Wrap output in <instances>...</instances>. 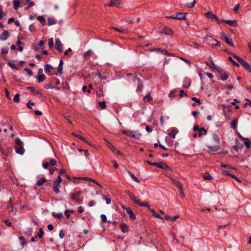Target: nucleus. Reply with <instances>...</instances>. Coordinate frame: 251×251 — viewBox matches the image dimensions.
Listing matches in <instances>:
<instances>
[{"instance_id":"58836bf2","label":"nucleus","mask_w":251,"mask_h":251,"mask_svg":"<svg viewBox=\"0 0 251 251\" xmlns=\"http://www.w3.org/2000/svg\"><path fill=\"white\" fill-rule=\"evenodd\" d=\"M203 178L205 180H211L212 179V176H210V175L206 172L203 175Z\"/></svg>"},{"instance_id":"c85d7f7f","label":"nucleus","mask_w":251,"mask_h":251,"mask_svg":"<svg viewBox=\"0 0 251 251\" xmlns=\"http://www.w3.org/2000/svg\"><path fill=\"white\" fill-rule=\"evenodd\" d=\"M45 78L46 76L43 74H39L36 77V78L37 79L39 82L43 81L45 79Z\"/></svg>"},{"instance_id":"f704fd0d","label":"nucleus","mask_w":251,"mask_h":251,"mask_svg":"<svg viewBox=\"0 0 251 251\" xmlns=\"http://www.w3.org/2000/svg\"><path fill=\"white\" fill-rule=\"evenodd\" d=\"M106 142V146L113 151L115 152V151H116V148L113 146L111 143L108 142L107 140H105Z\"/></svg>"},{"instance_id":"cd10ccee","label":"nucleus","mask_w":251,"mask_h":251,"mask_svg":"<svg viewBox=\"0 0 251 251\" xmlns=\"http://www.w3.org/2000/svg\"><path fill=\"white\" fill-rule=\"evenodd\" d=\"M63 61L62 60H60L59 64L58 66L57 70L60 74H62L63 73Z\"/></svg>"},{"instance_id":"7ed1b4c3","label":"nucleus","mask_w":251,"mask_h":251,"mask_svg":"<svg viewBox=\"0 0 251 251\" xmlns=\"http://www.w3.org/2000/svg\"><path fill=\"white\" fill-rule=\"evenodd\" d=\"M233 57L236 59L240 64L248 71L249 72H251V66L247 62L245 61L242 58H240L239 56L234 54L233 55Z\"/></svg>"},{"instance_id":"4468645a","label":"nucleus","mask_w":251,"mask_h":251,"mask_svg":"<svg viewBox=\"0 0 251 251\" xmlns=\"http://www.w3.org/2000/svg\"><path fill=\"white\" fill-rule=\"evenodd\" d=\"M55 45L57 50L59 52L62 51V45L59 38L55 40Z\"/></svg>"},{"instance_id":"864d4df0","label":"nucleus","mask_w":251,"mask_h":251,"mask_svg":"<svg viewBox=\"0 0 251 251\" xmlns=\"http://www.w3.org/2000/svg\"><path fill=\"white\" fill-rule=\"evenodd\" d=\"M213 139L214 140V141L216 143H220V139H219V136L218 134H214L213 135Z\"/></svg>"},{"instance_id":"0eeeda50","label":"nucleus","mask_w":251,"mask_h":251,"mask_svg":"<svg viewBox=\"0 0 251 251\" xmlns=\"http://www.w3.org/2000/svg\"><path fill=\"white\" fill-rule=\"evenodd\" d=\"M217 71L219 73L221 76V79L223 81L226 80L228 77V74L221 68H217Z\"/></svg>"},{"instance_id":"f257e3e1","label":"nucleus","mask_w":251,"mask_h":251,"mask_svg":"<svg viewBox=\"0 0 251 251\" xmlns=\"http://www.w3.org/2000/svg\"><path fill=\"white\" fill-rule=\"evenodd\" d=\"M82 194V191H75L69 194L70 199L75 202L81 203L83 201V198L79 196Z\"/></svg>"},{"instance_id":"39448f33","label":"nucleus","mask_w":251,"mask_h":251,"mask_svg":"<svg viewBox=\"0 0 251 251\" xmlns=\"http://www.w3.org/2000/svg\"><path fill=\"white\" fill-rule=\"evenodd\" d=\"M167 18L177 20H186V14L184 13H178L170 16H167Z\"/></svg>"},{"instance_id":"09e8293b","label":"nucleus","mask_w":251,"mask_h":251,"mask_svg":"<svg viewBox=\"0 0 251 251\" xmlns=\"http://www.w3.org/2000/svg\"><path fill=\"white\" fill-rule=\"evenodd\" d=\"M228 59L236 67H238L239 66V63L236 62L231 57H228Z\"/></svg>"},{"instance_id":"b1692460","label":"nucleus","mask_w":251,"mask_h":251,"mask_svg":"<svg viewBox=\"0 0 251 251\" xmlns=\"http://www.w3.org/2000/svg\"><path fill=\"white\" fill-rule=\"evenodd\" d=\"M178 132V130L176 128H173L171 129L169 135L172 137L173 138L175 139L176 138V135Z\"/></svg>"},{"instance_id":"13d9d810","label":"nucleus","mask_w":251,"mask_h":251,"mask_svg":"<svg viewBox=\"0 0 251 251\" xmlns=\"http://www.w3.org/2000/svg\"><path fill=\"white\" fill-rule=\"evenodd\" d=\"M103 199L105 200L106 204H109L111 203V200L110 199L107 198V196L105 195H102Z\"/></svg>"},{"instance_id":"c03bdc74","label":"nucleus","mask_w":251,"mask_h":251,"mask_svg":"<svg viewBox=\"0 0 251 251\" xmlns=\"http://www.w3.org/2000/svg\"><path fill=\"white\" fill-rule=\"evenodd\" d=\"M37 19L40 21L43 25H45V18L42 16H39L37 17Z\"/></svg>"},{"instance_id":"4be33fe9","label":"nucleus","mask_w":251,"mask_h":251,"mask_svg":"<svg viewBox=\"0 0 251 251\" xmlns=\"http://www.w3.org/2000/svg\"><path fill=\"white\" fill-rule=\"evenodd\" d=\"M127 173L128 174V175L130 176L131 178L133 179V181L139 183L140 182V180H139L137 177L135 176L134 174H133L130 171L128 170H126Z\"/></svg>"},{"instance_id":"20e7f679","label":"nucleus","mask_w":251,"mask_h":251,"mask_svg":"<svg viewBox=\"0 0 251 251\" xmlns=\"http://www.w3.org/2000/svg\"><path fill=\"white\" fill-rule=\"evenodd\" d=\"M61 181V177L60 176H58L57 179L53 183L52 189L56 194H58L60 193L59 187Z\"/></svg>"},{"instance_id":"473e14b6","label":"nucleus","mask_w":251,"mask_h":251,"mask_svg":"<svg viewBox=\"0 0 251 251\" xmlns=\"http://www.w3.org/2000/svg\"><path fill=\"white\" fill-rule=\"evenodd\" d=\"M244 144L247 149H250L251 147V141L249 138H246L244 141Z\"/></svg>"},{"instance_id":"5fc2aeb1","label":"nucleus","mask_w":251,"mask_h":251,"mask_svg":"<svg viewBox=\"0 0 251 251\" xmlns=\"http://www.w3.org/2000/svg\"><path fill=\"white\" fill-rule=\"evenodd\" d=\"M221 166L222 167L226 168L227 169H234L233 167L228 164H225L224 163H221Z\"/></svg>"},{"instance_id":"a878e982","label":"nucleus","mask_w":251,"mask_h":251,"mask_svg":"<svg viewBox=\"0 0 251 251\" xmlns=\"http://www.w3.org/2000/svg\"><path fill=\"white\" fill-rule=\"evenodd\" d=\"M135 80L137 81V90L141 91L143 88V84L139 78H135Z\"/></svg>"},{"instance_id":"680f3d73","label":"nucleus","mask_w":251,"mask_h":251,"mask_svg":"<svg viewBox=\"0 0 251 251\" xmlns=\"http://www.w3.org/2000/svg\"><path fill=\"white\" fill-rule=\"evenodd\" d=\"M99 105L101 107V109H103L106 107V103L105 101H101L99 103Z\"/></svg>"},{"instance_id":"72a5a7b5","label":"nucleus","mask_w":251,"mask_h":251,"mask_svg":"<svg viewBox=\"0 0 251 251\" xmlns=\"http://www.w3.org/2000/svg\"><path fill=\"white\" fill-rule=\"evenodd\" d=\"M14 8L15 10H17L20 5V0H14L13 1Z\"/></svg>"},{"instance_id":"0e129e2a","label":"nucleus","mask_w":251,"mask_h":251,"mask_svg":"<svg viewBox=\"0 0 251 251\" xmlns=\"http://www.w3.org/2000/svg\"><path fill=\"white\" fill-rule=\"evenodd\" d=\"M5 14L3 12L2 6H0V19L5 17Z\"/></svg>"},{"instance_id":"de8ad7c7","label":"nucleus","mask_w":251,"mask_h":251,"mask_svg":"<svg viewBox=\"0 0 251 251\" xmlns=\"http://www.w3.org/2000/svg\"><path fill=\"white\" fill-rule=\"evenodd\" d=\"M17 45L18 46V49L20 51H22L23 50V47L21 46V45H23V43L20 40H18L17 42Z\"/></svg>"},{"instance_id":"e433bc0d","label":"nucleus","mask_w":251,"mask_h":251,"mask_svg":"<svg viewBox=\"0 0 251 251\" xmlns=\"http://www.w3.org/2000/svg\"><path fill=\"white\" fill-rule=\"evenodd\" d=\"M208 59L209 60V61L210 62L211 64V66H212V68L213 67L215 69H216L217 70V68H221L220 67H219V66H218L217 65H216V64H215L213 62V61L212 60V58L211 57L209 56L208 57Z\"/></svg>"},{"instance_id":"338daca9","label":"nucleus","mask_w":251,"mask_h":251,"mask_svg":"<svg viewBox=\"0 0 251 251\" xmlns=\"http://www.w3.org/2000/svg\"><path fill=\"white\" fill-rule=\"evenodd\" d=\"M53 46V39L52 38L49 40V46L50 48H52Z\"/></svg>"},{"instance_id":"49530a36","label":"nucleus","mask_w":251,"mask_h":251,"mask_svg":"<svg viewBox=\"0 0 251 251\" xmlns=\"http://www.w3.org/2000/svg\"><path fill=\"white\" fill-rule=\"evenodd\" d=\"M196 0H194L191 3H187L185 4V6L189 8H192L194 7L196 4Z\"/></svg>"},{"instance_id":"6e6552de","label":"nucleus","mask_w":251,"mask_h":251,"mask_svg":"<svg viewBox=\"0 0 251 251\" xmlns=\"http://www.w3.org/2000/svg\"><path fill=\"white\" fill-rule=\"evenodd\" d=\"M126 194L128 195L131 200L133 201L135 203L138 204L139 202V200L137 199V197L135 196L133 193L130 192L129 191H126Z\"/></svg>"},{"instance_id":"2eb2a0df","label":"nucleus","mask_w":251,"mask_h":251,"mask_svg":"<svg viewBox=\"0 0 251 251\" xmlns=\"http://www.w3.org/2000/svg\"><path fill=\"white\" fill-rule=\"evenodd\" d=\"M9 37V33L8 30H4L2 33L0 35V40L5 41Z\"/></svg>"},{"instance_id":"3c124183","label":"nucleus","mask_w":251,"mask_h":251,"mask_svg":"<svg viewBox=\"0 0 251 251\" xmlns=\"http://www.w3.org/2000/svg\"><path fill=\"white\" fill-rule=\"evenodd\" d=\"M92 53H93L92 50H89L84 54V56L85 58H87L88 56L91 55Z\"/></svg>"},{"instance_id":"f03ea898","label":"nucleus","mask_w":251,"mask_h":251,"mask_svg":"<svg viewBox=\"0 0 251 251\" xmlns=\"http://www.w3.org/2000/svg\"><path fill=\"white\" fill-rule=\"evenodd\" d=\"M122 133L127 136L137 140H139L141 136V134L140 133H137L134 130L124 129L122 130Z\"/></svg>"},{"instance_id":"393cba45","label":"nucleus","mask_w":251,"mask_h":251,"mask_svg":"<svg viewBox=\"0 0 251 251\" xmlns=\"http://www.w3.org/2000/svg\"><path fill=\"white\" fill-rule=\"evenodd\" d=\"M162 32L166 35H172L173 33L172 30L168 27H164Z\"/></svg>"},{"instance_id":"9b49d317","label":"nucleus","mask_w":251,"mask_h":251,"mask_svg":"<svg viewBox=\"0 0 251 251\" xmlns=\"http://www.w3.org/2000/svg\"><path fill=\"white\" fill-rule=\"evenodd\" d=\"M121 3L120 0H112L108 2L106 6L109 7L118 6Z\"/></svg>"},{"instance_id":"e2e57ef3","label":"nucleus","mask_w":251,"mask_h":251,"mask_svg":"<svg viewBox=\"0 0 251 251\" xmlns=\"http://www.w3.org/2000/svg\"><path fill=\"white\" fill-rule=\"evenodd\" d=\"M48 163H49V165L53 166L56 164V161L54 159H51Z\"/></svg>"},{"instance_id":"603ef678","label":"nucleus","mask_w":251,"mask_h":251,"mask_svg":"<svg viewBox=\"0 0 251 251\" xmlns=\"http://www.w3.org/2000/svg\"><path fill=\"white\" fill-rule=\"evenodd\" d=\"M34 105L35 103L33 102H31V100H29L26 103L27 107L30 109H32V106H34Z\"/></svg>"},{"instance_id":"1a4fd4ad","label":"nucleus","mask_w":251,"mask_h":251,"mask_svg":"<svg viewBox=\"0 0 251 251\" xmlns=\"http://www.w3.org/2000/svg\"><path fill=\"white\" fill-rule=\"evenodd\" d=\"M151 51H159V52H162L168 56H174V54L173 53L169 52L167 51V50H164V49H162L161 48H155V49H152L151 50Z\"/></svg>"},{"instance_id":"f8f14e48","label":"nucleus","mask_w":251,"mask_h":251,"mask_svg":"<svg viewBox=\"0 0 251 251\" xmlns=\"http://www.w3.org/2000/svg\"><path fill=\"white\" fill-rule=\"evenodd\" d=\"M78 179H81V180H85L87 181L91 182L96 184L98 186H99L100 187H102V186L99 183H98L95 179H94L93 178L87 177H79Z\"/></svg>"},{"instance_id":"a211bd4d","label":"nucleus","mask_w":251,"mask_h":251,"mask_svg":"<svg viewBox=\"0 0 251 251\" xmlns=\"http://www.w3.org/2000/svg\"><path fill=\"white\" fill-rule=\"evenodd\" d=\"M126 212L128 213L129 217L131 220H134L135 219L136 216L130 208H126Z\"/></svg>"},{"instance_id":"6ab92c4d","label":"nucleus","mask_w":251,"mask_h":251,"mask_svg":"<svg viewBox=\"0 0 251 251\" xmlns=\"http://www.w3.org/2000/svg\"><path fill=\"white\" fill-rule=\"evenodd\" d=\"M16 152L19 154H23L25 152V149L23 146H17L15 148Z\"/></svg>"},{"instance_id":"423d86ee","label":"nucleus","mask_w":251,"mask_h":251,"mask_svg":"<svg viewBox=\"0 0 251 251\" xmlns=\"http://www.w3.org/2000/svg\"><path fill=\"white\" fill-rule=\"evenodd\" d=\"M221 38L223 39L226 43L231 47H233L234 44L232 42L231 38L229 36H227L225 33H223L221 35Z\"/></svg>"},{"instance_id":"4c0bfd02","label":"nucleus","mask_w":251,"mask_h":251,"mask_svg":"<svg viewBox=\"0 0 251 251\" xmlns=\"http://www.w3.org/2000/svg\"><path fill=\"white\" fill-rule=\"evenodd\" d=\"M112 28L116 31L120 32L122 33H126L127 32V30L126 28L120 29L119 28H118L115 27H113Z\"/></svg>"},{"instance_id":"4d7b16f0","label":"nucleus","mask_w":251,"mask_h":251,"mask_svg":"<svg viewBox=\"0 0 251 251\" xmlns=\"http://www.w3.org/2000/svg\"><path fill=\"white\" fill-rule=\"evenodd\" d=\"M15 143L17 145V146H23V142L21 141V140L19 138H16L15 139Z\"/></svg>"},{"instance_id":"5701e85b","label":"nucleus","mask_w":251,"mask_h":251,"mask_svg":"<svg viewBox=\"0 0 251 251\" xmlns=\"http://www.w3.org/2000/svg\"><path fill=\"white\" fill-rule=\"evenodd\" d=\"M205 16L209 19H215L217 16L215 14H212L211 12L208 11L204 14Z\"/></svg>"},{"instance_id":"a19ab883","label":"nucleus","mask_w":251,"mask_h":251,"mask_svg":"<svg viewBox=\"0 0 251 251\" xmlns=\"http://www.w3.org/2000/svg\"><path fill=\"white\" fill-rule=\"evenodd\" d=\"M27 89L31 91V92L35 94H39V91L36 90L35 88L33 87H28L27 88Z\"/></svg>"},{"instance_id":"f3484780","label":"nucleus","mask_w":251,"mask_h":251,"mask_svg":"<svg viewBox=\"0 0 251 251\" xmlns=\"http://www.w3.org/2000/svg\"><path fill=\"white\" fill-rule=\"evenodd\" d=\"M171 180L172 181V183H173L179 189V190H181L182 188H183V186L181 184V183L178 181L176 180V179L171 177L170 178Z\"/></svg>"},{"instance_id":"c9c22d12","label":"nucleus","mask_w":251,"mask_h":251,"mask_svg":"<svg viewBox=\"0 0 251 251\" xmlns=\"http://www.w3.org/2000/svg\"><path fill=\"white\" fill-rule=\"evenodd\" d=\"M150 211L152 213L153 216L163 220V218L158 213H156L153 209H150Z\"/></svg>"},{"instance_id":"bf43d9fd","label":"nucleus","mask_w":251,"mask_h":251,"mask_svg":"<svg viewBox=\"0 0 251 251\" xmlns=\"http://www.w3.org/2000/svg\"><path fill=\"white\" fill-rule=\"evenodd\" d=\"M52 215L54 217H56L58 219H61L63 216L62 213H58L56 214L53 213Z\"/></svg>"},{"instance_id":"ddd939ff","label":"nucleus","mask_w":251,"mask_h":251,"mask_svg":"<svg viewBox=\"0 0 251 251\" xmlns=\"http://www.w3.org/2000/svg\"><path fill=\"white\" fill-rule=\"evenodd\" d=\"M223 22L225 23L232 27H236L238 25L237 22L236 20H223Z\"/></svg>"},{"instance_id":"dca6fc26","label":"nucleus","mask_w":251,"mask_h":251,"mask_svg":"<svg viewBox=\"0 0 251 251\" xmlns=\"http://www.w3.org/2000/svg\"><path fill=\"white\" fill-rule=\"evenodd\" d=\"M120 227L121 231L124 233L127 232L129 231L128 226L126 223H122L120 226Z\"/></svg>"},{"instance_id":"37998d69","label":"nucleus","mask_w":251,"mask_h":251,"mask_svg":"<svg viewBox=\"0 0 251 251\" xmlns=\"http://www.w3.org/2000/svg\"><path fill=\"white\" fill-rule=\"evenodd\" d=\"M231 127L235 129L237 127V120L236 119H233L231 123Z\"/></svg>"},{"instance_id":"79ce46f5","label":"nucleus","mask_w":251,"mask_h":251,"mask_svg":"<svg viewBox=\"0 0 251 251\" xmlns=\"http://www.w3.org/2000/svg\"><path fill=\"white\" fill-rule=\"evenodd\" d=\"M208 148L213 151H216L220 149V147L218 146H208Z\"/></svg>"},{"instance_id":"bb28decb","label":"nucleus","mask_w":251,"mask_h":251,"mask_svg":"<svg viewBox=\"0 0 251 251\" xmlns=\"http://www.w3.org/2000/svg\"><path fill=\"white\" fill-rule=\"evenodd\" d=\"M72 134H73L74 136H75V137H77V138H78L80 139V140H82V141H83V142H85L86 143L88 144V145H90V143L89 142H88V141H87V140H86L84 137H83L82 136H80V135H78V134H76V133H74V132H73V133H72Z\"/></svg>"},{"instance_id":"8fccbe9b","label":"nucleus","mask_w":251,"mask_h":251,"mask_svg":"<svg viewBox=\"0 0 251 251\" xmlns=\"http://www.w3.org/2000/svg\"><path fill=\"white\" fill-rule=\"evenodd\" d=\"M152 98H151V97L150 96V93H148L147 95H146L144 97V100L146 101H150L152 100Z\"/></svg>"},{"instance_id":"c756f323","label":"nucleus","mask_w":251,"mask_h":251,"mask_svg":"<svg viewBox=\"0 0 251 251\" xmlns=\"http://www.w3.org/2000/svg\"><path fill=\"white\" fill-rule=\"evenodd\" d=\"M198 132H199L198 136L199 137H201L203 135H206L207 134L206 130L205 128H204L203 127L200 128V129Z\"/></svg>"},{"instance_id":"774afa93","label":"nucleus","mask_w":251,"mask_h":251,"mask_svg":"<svg viewBox=\"0 0 251 251\" xmlns=\"http://www.w3.org/2000/svg\"><path fill=\"white\" fill-rule=\"evenodd\" d=\"M27 7L28 8H30L31 7H32V6H33L34 5V2L31 1H29V0L28 2H27Z\"/></svg>"},{"instance_id":"052dcab7","label":"nucleus","mask_w":251,"mask_h":251,"mask_svg":"<svg viewBox=\"0 0 251 251\" xmlns=\"http://www.w3.org/2000/svg\"><path fill=\"white\" fill-rule=\"evenodd\" d=\"M13 101L15 102H19V101H20V99H19V95L18 94H17L16 95H15L14 97V98H13Z\"/></svg>"},{"instance_id":"7c9ffc66","label":"nucleus","mask_w":251,"mask_h":251,"mask_svg":"<svg viewBox=\"0 0 251 251\" xmlns=\"http://www.w3.org/2000/svg\"><path fill=\"white\" fill-rule=\"evenodd\" d=\"M212 43L211 44V46L212 48L218 46L220 47L221 44L216 39H212Z\"/></svg>"},{"instance_id":"412c9836","label":"nucleus","mask_w":251,"mask_h":251,"mask_svg":"<svg viewBox=\"0 0 251 251\" xmlns=\"http://www.w3.org/2000/svg\"><path fill=\"white\" fill-rule=\"evenodd\" d=\"M47 181L45 177H41L36 183V185L38 186H41Z\"/></svg>"},{"instance_id":"aec40b11","label":"nucleus","mask_w":251,"mask_h":251,"mask_svg":"<svg viewBox=\"0 0 251 251\" xmlns=\"http://www.w3.org/2000/svg\"><path fill=\"white\" fill-rule=\"evenodd\" d=\"M191 81L190 79L186 78L184 79L183 84V88H188L191 85Z\"/></svg>"},{"instance_id":"9d476101","label":"nucleus","mask_w":251,"mask_h":251,"mask_svg":"<svg viewBox=\"0 0 251 251\" xmlns=\"http://www.w3.org/2000/svg\"><path fill=\"white\" fill-rule=\"evenodd\" d=\"M155 166H156L159 168L163 169L165 170H170L169 167L167 165V164L164 162H155L154 164Z\"/></svg>"},{"instance_id":"69168bd1","label":"nucleus","mask_w":251,"mask_h":251,"mask_svg":"<svg viewBox=\"0 0 251 251\" xmlns=\"http://www.w3.org/2000/svg\"><path fill=\"white\" fill-rule=\"evenodd\" d=\"M44 231L43 230L42 228H40L39 229V233H38V237L40 238H41L44 235Z\"/></svg>"},{"instance_id":"2f4dec72","label":"nucleus","mask_w":251,"mask_h":251,"mask_svg":"<svg viewBox=\"0 0 251 251\" xmlns=\"http://www.w3.org/2000/svg\"><path fill=\"white\" fill-rule=\"evenodd\" d=\"M56 23V20L54 18H49L48 19V25H51Z\"/></svg>"},{"instance_id":"6e6d98bb","label":"nucleus","mask_w":251,"mask_h":251,"mask_svg":"<svg viewBox=\"0 0 251 251\" xmlns=\"http://www.w3.org/2000/svg\"><path fill=\"white\" fill-rule=\"evenodd\" d=\"M74 210H66L65 211V214L67 218H68L70 216V213H73Z\"/></svg>"},{"instance_id":"ea45409f","label":"nucleus","mask_w":251,"mask_h":251,"mask_svg":"<svg viewBox=\"0 0 251 251\" xmlns=\"http://www.w3.org/2000/svg\"><path fill=\"white\" fill-rule=\"evenodd\" d=\"M138 204L141 206H144L148 208L150 207V205L148 202H141L140 201H139V202L138 203Z\"/></svg>"},{"instance_id":"a18cd8bd","label":"nucleus","mask_w":251,"mask_h":251,"mask_svg":"<svg viewBox=\"0 0 251 251\" xmlns=\"http://www.w3.org/2000/svg\"><path fill=\"white\" fill-rule=\"evenodd\" d=\"M52 68V66L49 64H46L45 66V71L46 73H49Z\"/></svg>"}]
</instances>
